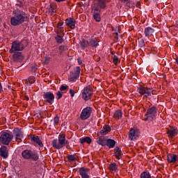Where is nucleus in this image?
Segmentation results:
<instances>
[{
    "instance_id": "obj_37",
    "label": "nucleus",
    "mask_w": 178,
    "mask_h": 178,
    "mask_svg": "<svg viewBox=\"0 0 178 178\" xmlns=\"http://www.w3.org/2000/svg\"><path fill=\"white\" fill-rule=\"evenodd\" d=\"M140 178H151V175H149V172H143L140 175Z\"/></svg>"
},
{
    "instance_id": "obj_1",
    "label": "nucleus",
    "mask_w": 178,
    "mask_h": 178,
    "mask_svg": "<svg viewBox=\"0 0 178 178\" xmlns=\"http://www.w3.org/2000/svg\"><path fill=\"white\" fill-rule=\"evenodd\" d=\"M29 17L25 12L18 11L15 17H11L10 24L12 26H19V24H22L24 23V22H27Z\"/></svg>"
},
{
    "instance_id": "obj_15",
    "label": "nucleus",
    "mask_w": 178,
    "mask_h": 178,
    "mask_svg": "<svg viewBox=\"0 0 178 178\" xmlns=\"http://www.w3.org/2000/svg\"><path fill=\"white\" fill-rule=\"evenodd\" d=\"M0 156L6 159L8 156H9V151L8 150V147L6 146H2L0 148Z\"/></svg>"
},
{
    "instance_id": "obj_36",
    "label": "nucleus",
    "mask_w": 178,
    "mask_h": 178,
    "mask_svg": "<svg viewBox=\"0 0 178 178\" xmlns=\"http://www.w3.org/2000/svg\"><path fill=\"white\" fill-rule=\"evenodd\" d=\"M59 52L62 54V52H65V51H67V45H61L58 47Z\"/></svg>"
},
{
    "instance_id": "obj_25",
    "label": "nucleus",
    "mask_w": 178,
    "mask_h": 178,
    "mask_svg": "<svg viewBox=\"0 0 178 178\" xmlns=\"http://www.w3.org/2000/svg\"><path fill=\"white\" fill-rule=\"evenodd\" d=\"M106 145H107L108 148H113L115 145H116V141L113 139H107L106 140Z\"/></svg>"
},
{
    "instance_id": "obj_34",
    "label": "nucleus",
    "mask_w": 178,
    "mask_h": 178,
    "mask_svg": "<svg viewBox=\"0 0 178 178\" xmlns=\"http://www.w3.org/2000/svg\"><path fill=\"white\" fill-rule=\"evenodd\" d=\"M112 59L113 63H114V65H118V63H120V59H119V57L116 55L113 54L112 56Z\"/></svg>"
},
{
    "instance_id": "obj_38",
    "label": "nucleus",
    "mask_w": 178,
    "mask_h": 178,
    "mask_svg": "<svg viewBox=\"0 0 178 178\" xmlns=\"http://www.w3.org/2000/svg\"><path fill=\"white\" fill-rule=\"evenodd\" d=\"M56 41L58 44H62L63 42V38H62V36L58 35L57 36H56Z\"/></svg>"
},
{
    "instance_id": "obj_20",
    "label": "nucleus",
    "mask_w": 178,
    "mask_h": 178,
    "mask_svg": "<svg viewBox=\"0 0 178 178\" xmlns=\"http://www.w3.org/2000/svg\"><path fill=\"white\" fill-rule=\"evenodd\" d=\"M31 141H33L35 144H38L39 147H44V144H42V141L40 139V137H38V136H32Z\"/></svg>"
},
{
    "instance_id": "obj_26",
    "label": "nucleus",
    "mask_w": 178,
    "mask_h": 178,
    "mask_svg": "<svg viewBox=\"0 0 178 178\" xmlns=\"http://www.w3.org/2000/svg\"><path fill=\"white\" fill-rule=\"evenodd\" d=\"M154 119H155V115H153L147 111L144 117V120H147V122H152Z\"/></svg>"
},
{
    "instance_id": "obj_30",
    "label": "nucleus",
    "mask_w": 178,
    "mask_h": 178,
    "mask_svg": "<svg viewBox=\"0 0 178 178\" xmlns=\"http://www.w3.org/2000/svg\"><path fill=\"white\" fill-rule=\"evenodd\" d=\"M81 48H87L90 47V42L88 40H82L79 42Z\"/></svg>"
},
{
    "instance_id": "obj_23",
    "label": "nucleus",
    "mask_w": 178,
    "mask_h": 178,
    "mask_svg": "<svg viewBox=\"0 0 178 178\" xmlns=\"http://www.w3.org/2000/svg\"><path fill=\"white\" fill-rule=\"evenodd\" d=\"M167 161L168 163H175L177 161V155L176 154H168L167 156Z\"/></svg>"
},
{
    "instance_id": "obj_14",
    "label": "nucleus",
    "mask_w": 178,
    "mask_h": 178,
    "mask_svg": "<svg viewBox=\"0 0 178 178\" xmlns=\"http://www.w3.org/2000/svg\"><path fill=\"white\" fill-rule=\"evenodd\" d=\"M24 59V56H23V53L17 52L13 55V62H22Z\"/></svg>"
},
{
    "instance_id": "obj_28",
    "label": "nucleus",
    "mask_w": 178,
    "mask_h": 178,
    "mask_svg": "<svg viewBox=\"0 0 178 178\" xmlns=\"http://www.w3.org/2000/svg\"><path fill=\"white\" fill-rule=\"evenodd\" d=\"M56 8H58V6H56V4L51 3H50V7L49 8V12L51 14L54 15V13H56Z\"/></svg>"
},
{
    "instance_id": "obj_31",
    "label": "nucleus",
    "mask_w": 178,
    "mask_h": 178,
    "mask_svg": "<svg viewBox=\"0 0 178 178\" xmlns=\"http://www.w3.org/2000/svg\"><path fill=\"white\" fill-rule=\"evenodd\" d=\"M158 109L155 106H152V108L147 109V113H150V115H153V116H155L156 115Z\"/></svg>"
},
{
    "instance_id": "obj_12",
    "label": "nucleus",
    "mask_w": 178,
    "mask_h": 178,
    "mask_svg": "<svg viewBox=\"0 0 178 178\" xmlns=\"http://www.w3.org/2000/svg\"><path fill=\"white\" fill-rule=\"evenodd\" d=\"M93 18L95 22H101V10L98 7H92Z\"/></svg>"
},
{
    "instance_id": "obj_53",
    "label": "nucleus",
    "mask_w": 178,
    "mask_h": 178,
    "mask_svg": "<svg viewBox=\"0 0 178 178\" xmlns=\"http://www.w3.org/2000/svg\"><path fill=\"white\" fill-rule=\"evenodd\" d=\"M0 92H2V85L1 84V82H0Z\"/></svg>"
},
{
    "instance_id": "obj_42",
    "label": "nucleus",
    "mask_w": 178,
    "mask_h": 178,
    "mask_svg": "<svg viewBox=\"0 0 178 178\" xmlns=\"http://www.w3.org/2000/svg\"><path fill=\"white\" fill-rule=\"evenodd\" d=\"M56 95L58 97L57 99H60V98H62V95H63V92H60V91H58L57 93H56Z\"/></svg>"
},
{
    "instance_id": "obj_16",
    "label": "nucleus",
    "mask_w": 178,
    "mask_h": 178,
    "mask_svg": "<svg viewBox=\"0 0 178 178\" xmlns=\"http://www.w3.org/2000/svg\"><path fill=\"white\" fill-rule=\"evenodd\" d=\"M13 134L16 136V140H19V141H22V138H23V132L20 129L15 128L13 130Z\"/></svg>"
},
{
    "instance_id": "obj_32",
    "label": "nucleus",
    "mask_w": 178,
    "mask_h": 178,
    "mask_svg": "<svg viewBox=\"0 0 178 178\" xmlns=\"http://www.w3.org/2000/svg\"><path fill=\"white\" fill-rule=\"evenodd\" d=\"M122 115L123 114L122 113V111H120V110H117L114 113L113 118L117 120H119V119L122 118Z\"/></svg>"
},
{
    "instance_id": "obj_4",
    "label": "nucleus",
    "mask_w": 178,
    "mask_h": 178,
    "mask_svg": "<svg viewBox=\"0 0 178 178\" xmlns=\"http://www.w3.org/2000/svg\"><path fill=\"white\" fill-rule=\"evenodd\" d=\"M22 156L24 159H32L33 161H38L39 157L37 152L31 149H25L22 152Z\"/></svg>"
},
{
    "instance_id": "obj_22",
    "label": "nucleus",
    "mask_w": 178,
    "mask_h": 178,
    "mask_svg": "<svg viewBox=\"0 0 178 178\" xmlns=\"http://www.w3.org/2000/svg\"><path fill=\"white\" fill-rule=\"evenodd\" d=\"M97 4L94 6L93 8H99L101 12V9H104L106 7V2L105 0H98Z\"/></svg>"
},
{
    "instance_id": "obj_48",
    "label": "nucleus",
    "mask_w": 178,
    "mask_h": 178,
    "mask_svg": "<svg viewBox=\"0 0 178 178\" xmlns=\"http://www.w3.org/2000/svg\"><path fill=\"white\" fill-rule=\"evenodd\" d=\"M37 67H32L31 72H33V73H35V72H37Z\"/></svg>"
},
{
    "instance_id": "obj_18",
    "label": "nucleus",
    "mask_w": 178,
    "mask_h": 178,
    "mask_svg": "<svg viewBox=\"0 0 178 178\" xmlns=\"http://www.w3.org/2000/svg\"><path fill=\"white\" fill-rule=\"evenodd\" d=\"M114 154L116 159H122V157L123 156V152H122V149H120V147H115Z\"/></svg>"
},
{
    "instance_id": "obj_9",
    "label": "nucleus",
    "mask_w": 178,
    "mask_h": 178,
    "mask_svg": "<svg viewBox=\"0 0 178 178\" xmlns=\"http://www.w3.org/2000/svg\"><path fill=\"white\" fill-rule=\"evenodd\" d=\"M138 91L139 94L144 95V97L146 98H148V97H149L152 92V89L144 86H140V88L138 89Z\"/></svg>"
},
{
    "instance_id": "obj_35",
    "label": "nucleus",
    "mask_w": 178,
    "mask_h": 178,
    "mask_svg": "<svg viewBox=\"0 0 178 178\" xmlns=\"http://www.w3.org/2000/svg\"><path fill=\"white\" fill-rule=\"evenodd\" d=\"M110 170H112V172H116L118 170V165H116L115 163H111L109 165Z\"/></svg>"
},
{
    "instance_id": "obj_47",
    "label": "nucleus",
    "mask_w": 178,
    "mask_h": 178,
    "mask_svg": "<svg viewBox=\"0 0 178 178\" xmlns=\"http://www.w3.org/2000/svg\"><path fill=\"white\" fill-rule=\"evenodd\" d=\"M70 94L71 95V97H74V91L72 89L70 90Z\"/></svg>"
},
{
    "instance_id": "obj_43",
    "label": "nucleus",
    "mask_w": 178,
    "mask_h": 178,
    "mask_svg": "<svg viewBox=\"0 0 178 178\" xmlns=\"http://www.w3.org/2000/svg\"><path fill=\"white\" fill-rule=\"evenodd\" d=\"M54 124H58V123H59V117H58V115H56L54 118Z\"/></svg>"
},
{
    "instance_id": "obj_24",
    "label": "nucleus",
    "mask_w": 178,
    "mask_h": 178,
    "mask_svg": "<svg viewBox=\"0 0 178 178\" xmlns=\"http://www.w3.org/2000/svg\"><path fill=\"white\" fill-rule=\"evenodd\" d=\"M154 29L151 28V27H147L145 29V37H147L148 38H149V37H151V35H152V34H154Z\"/></svg>"
},
{
    "instance_id": "obj_33",
    "label": "nucleus",
    "mask_w": 178,
    "mask_h": 178,
    "mask_svg": "<svg viewBox=\"0 0 178 178\" xmlns=\"http://www.w3.org/2000/svg\"><path fill=\"white\" fill-rule=\"evenodd\" d=\"M91 139L90 137L87 136L80 139L81 144H84V143H87V144H91Z\"/></svg>"
},
{
    "instance_id": "obj_8",
    "label": "nucleus",
    "mask_w": 178,
    "mask_h": 178,
    "mask_svg": "<svg viewBox=\"0 0 178 178\" xmlns=\"http://www.w3.org/2000/svg\"><path fill=\"white\" fill-rule=\"evenodd\" d=\"M138 136H140V131L136 128H131L129 130V138L131 141H136L138 138Z\"/></svg>"
},
{
    "instance_id": "obj_54",
    "label": "nucleus",
    "mask_w": 178,
    "mask_h": 178,
    "mask_svg": "<svg viewBox=\"0 0 178 178\" xmlns=\"http://www.w3.org/2000/svg\"><path fill=\"white\" fill-rule=\"evenodd\" d=\"M121 2H127L129 0H120Z\"/></svg>"
},
{
    "instance_id": "obj_10",
    "label": "nucleus",
    "mask_w": 178,
    "mask_h": 178,
    "mask_svg": "<svg viewBox=\"0 0 178 178\" xmlns=\"http://www.w3.org/2000/svg\"><path fill=\"white\" fill-rule=\"evenodd\" d=\"M91 112H92V108H91V107L85 108L81 113V119L82 120H86L88 119V118L91 116Z\"/></svg>"
},
{
    "instance_id": "obj_21",
    "label": "nucleus",
    "mask_w": 178,
    "mask_h": 178,
    "mask_svg": "<svg viewBox=\"0 0 178 178\" xmlns=\"http://www.w3.org/2000/svg\"><path fill=\"white\" fill-rule=\"evenodd\" d=\"M88 172H90L89 169H86L85 168H81L79 170V173L81 176V178H90L88 175Z\"/></svg>"
},
{
    "instance_id": "obj_50",
    "label": "nucleus",
    "mask_w": 178,
    "mask_h": 178,
    "mask_svg": "<svg viewBox=\"0 0 178 178\" xmlns=\"http://www.w3.org/2000/svg\"><path fill=\"white\" fill-rule=\"evenodd\" d=\"M24 99L26 100V101H29V96H24Z\"/></svg>"
},
{
    "instance_id": "obj_6",
    "label": "nucleus",
    "mask_w": 178,
    "mask_h": 178,
    "mask_svg": "<svg viewBox=\"0 0 178 178\" xmlns=\"http://www.w3.org/2000/svg\"><path fill=\"white\" fill-rule=\"evenodd\" d=\"M92 97V88L88 86L84 88L83 91L82 92V98L84 101H88L91 99Z\"/></svg>"
},
{
    "instance_id": "obj_39",
    "label": "nucleus",
    "mask_w": 178,
    "mask_h": 178,
    "mask_svg": "<svg viewBox=\"0 0 178 178\" xmlns=\"http://www.w3.org/2000/svg\"><path fill=\"white\" fill-rule=\"evenodd\" d=\"M68 158V161H70V162H73V161H76V157H74V155L73 154H69L67 156Z\"/></svg>"
},
{
    "instance_id": "obj_29",
    "label": "nucleus",
    "mask_w": 178,
    "mask_h": 178,
    "mask_svg": "<svg viewBox=\"0 0 178 178\" xmlns=\"http://www.w3.org/2000/svg\"><path fill=\"white\" fill-rule=\"evenodd\" d=\"M97 143L99 145H102V147H105V145H106V140H105V138L104 137L99 138Z\"/></svg>"
},
{
    "instance_id": "obj_13",
    "label": "nucleus",
    "mask_w": 178,
    "mask_h": 178,
    "mask_svg": "<svg viewBox=\"0 0 178 178\" xmlns=\"http://www.w3.org/2000/svg\"><path fill=\"white\" fill-rule=\"evenodd\" d=\"M43 98L45 99V102H48V104H52V101L55 99V95H54V93L51 92H47L44 94Z\"/></svg>"
},
{
    "instance_id": "obj_27",
    "label": "nucleus",
    "mask_w": 178,
    "mask_h": 178,
    "mask_svg": "<svg viewBox=\"0 0 178 178\" xmlns=\"http://www.w3.org/2000/svg\"><path fill=\"white\" fill-rule=\"evenodd\" d=\"M111 131V127L108 125H105L103 129L100 131L102 136H106Z\"/></svg>"
},
{
    "instance_id": "obj_44",
    "label": "nucleus",
    "mask_w": 178,
    "mask_h": 178,
    "mask_svg": "<svg viewBox=\"0 0 178 178\" xmlns=\"http://www.w3.org/2000/svg\"><path fill=\"white\" fill-rule=\"evenodd\" d=\"M145 45V43L144 42V40H140L139 41V47H140V48H143V47H144Z\"/></svg>"
},
{
    "instance_id": "obj_45",
    "label": "nucleus",
    "mask_w": 178,
    "mask_h": 178,
    "mask_svg": "<svg viewBox=\"0 0 178 178\" xmlns=\"http://www.w3.org/2000/svg\"><path fill=\"white\" fill-rule=\"evenodd\" d=\"M63 31H64L63 28H58V33H61L60 35H65V33H63Z\"/></svg>"
},
{
    "instance_id": "obj_51",
    "label": "nucleus",
    "mask_w": 178,
    "mask_h": 178,
    "mask_svg": "<svg viewBox=\"0 0 178 178\" xmlns=\"http://www.w3.org/2000/svg\"><path fill=\"white\" fill-rule=\"evenodd\" d=\"M55 1H56V2H63L66 0H55Z\"/></svg>"
},
{
    "instance_id": "obj_52",
    "label": "nucleus",
    "mask_w": 178,
    "mask_h": 178,
    "mask_svg": "<svg viewBox=\"0 0 178 178\" xmlns=\"http://www.w3.org/2000/svg\"><path fill=\"white\" fill-rule=\"evenodd\" d=\"M78 63L79 65H81V60L80 58H78Z\"/></svg>"
},
{
    "instance_id": "obj_11",
    "label": "nucleus",
    "mask_w": 178,
    "mask_h": 178,
    "mask_svg": "<svg viewBox=\"0 0 178 178\" xmlns=\"http://www.w3.org/2000/svg\"><path fill=\"white\" fill-rule=\"evenodd\" d=\"M166 133L168 134V137L172 139L177 136L178 130L173 127H170V128L167 129Z\"/></svg>"
},
{
    "instance_id": "obj_46",
    "label": "nucleus",
    "mask_w": 178,
    "mask_h": 178,
    "mask_svg": "<svg viewBox=\"0 0 178 178\" xmlns=\"http://www.w3.org/2000/svg\"><path fill=\"white\" fill-rule=\"evenodd\" d=\"M62 26H63V22H58V24H57L58 29L61 28Z\"/></svg>"
},
{
    "instance_id": "obj_2",
    "label": "nucleus",
    "mask_w": 178,
    "mask_h": 178,
    "mask_svg": "<svg viewBox=\"0 0 178 178\" xmlns=\"http://www.w3.org/2000/svg\"><path fill=\"white\" fill-rule=\"evenodd\" d=\"M27 45H29V40L27 39H24L21 42L14 41L12 43L10 53L15 54L17 51H22Z\"/></svg>"
},
{
    "instance_id": "obj_7",
    "label": "nucleus",
    "mask_w": 178,
    "mask_h": 178,
    "mask_svg": "<svg viewBox=\"0 0 178 178\" xmlns=\"http://www.w3.org/2000/svg\"><path fill=\"white\" fill-rule=\"evenodd\" d=\"M80 72H81V68H80V67H76V68L70 73L69 80L70 81H76V80L80 77Z\"/></svg>"
},
{
    "instance_id": "obj_19",
    "label": "nucleus",
    "mask_w": 178,
    "mask_h": 178,
    "mask_svg": "<svg viewBox=\"0 0 178 178\" xmlns=\"http://www.w3.org/2000/svg\"><path fill=\"white\" fill-rule=\"evenodd\" d=\"M99 39L97 38H92L89 41V47H92L93 48H97L99 44Z\"/></svg>"
},
{
    "instance_id": "obj_5",
    "label": "nucleus",
    "mask_w": 178,
    "mask_h": 178,
    "mask_svg": "<svg viewBox=\"0 0 178 178\" xmlns=\"http://www.w3.org/2000/svg\"><path fill=\"white\" fill-rule=\"evenodd\" d=\"M12 140H13V135L9 132H3L0 136V142L3 145H9Z\"/></svg>"
},
{
    "instance_id": "obj_40",
    "label": "nucleus",
    "mask_w": 178,
    "mask_h": 178,
    "mask_svg": "<svg viewBox=\"0 0 178 178\" xmlns=\"http://www.w3.org/2000/svg\"><path fill=\"white\" fill-rule=\"evenodd\" d=\"M28 81H29V84H33V83L35 82V77H34V76H30V77L28 79Z\"/></svg>"
},
{
    "instance_id": "obj_3",
    "label": "nucleus",
    "mask_w": 178,
    "mask_h": 178,
    "mask_svg": "<svg viewBox=\"0 0 178 178\" xmlns=\"http://www.w3.org/2000/svg\"><path fill=\"white\" fill-rule=\"evenodd\" d=\"M69 144V141L66 140V136L65 134H60L58 136V140L54 139L51 142V145L56 149H60L63 148V147Z\"/></svg>"
},
{
    "instance_id": "obj_49",
    "label": "nucleus",
    "mask_w": 178,
    "mask_h": 178,
    "mask_svg": "<svg viewBox=\"0 0 178 178\" xmlns=\"http://www.w3.org/2000/svg\"><path fill=\"white\" fill-rule=\"evenodd\" d=\"M49 57H47L44 60V63H48V62H49Z\"/></svg>"
},
{
    "instance_id": "obj_41",
    "label": "nucleus",
    "mask_w": 178,
    "mask_h": 178,
    "mask_svg": "<svg viewBox=\"0 0 178 178\" xmlns=\"http://www.w3.org/2000/svg\"><path fill=\"white\" fill-rule=\"evenodd\" d=\"M60 91H65V90H69V86H61L60 88Z\"/></svg>"
},
{
    "instance_id": "obj_17",
    "label": "nucleus",
    "mask_w": 178,
    "mask_h": 178,
    "mask_svg": "<svg viewBox=\"0 0 178 178\" xmlns=\"http://www.w3.org/2000/svg\"><path fill=\"white\" fill-rule=\"evenodd\" d=\"M65 24L71 29H76V20L73 18H69L65 20Z\"/></svg>"
},
{
    "instance_id": "obj_55",
    "label": "nucleus",
    "mask_w": 178,
    "mask_h": 178,
    "mask_svg": "<svg viewBox=\"0 0 178 178\" xmlns=\"http://www.w3.org/2000/svg\"><path fill=\"white\" fill-rule=\"evenodd\" d=\"M115 34H116V36H115V40H118V33H116Z\"/></svg>"
}]
</instances>
